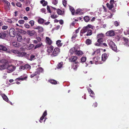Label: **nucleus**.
<instances>
[{
    "mask_svg": "<svg viewBox=\"0 0 129 129\" xmlns=\"http://www.w3.org/2000/svg\"><path fill=\"white\" fill-rule=\"evenodd\" d=\"M41 44H37L35 47V49L38 48L40 47L41 46Z\"/></svg>",
    "mask_w": 129,
    "mask_h": 129,
    "instance_id": "obj_50",
    "label": "nucleus"
},
{
    "mask_svg": "<svg viewBox=\"0 0 129 129\" xmlns=\"http://www.w3.org/2000/svg\"><path fill=\"white\" fill-rule=\"evenodd\" d=\"M34 47V45L33 44H30L27 46V49L30 50L31 49Z\"/></svg>",
    "mask_w": 129,
    "mask_h": 129,
    "instance_id": "obj_31",
    "label": "nucleus"
},
{
    "mask_svg": "<svg viewBox=\"0 0 129 129\" xmlns=\"http://www.w3.org/2000/svg\"><path fill=\"white\" fill-rule=\"evenodd\" d=\"M15 68V67L9 64L8 62L7 61H5V63L0 66V70L7 69V72L8 73H11L14 71Z\"/></svg>",
    "mask_w": 129,
    "mask_h": 129,
    "instance_id": "obj_2",
    "label": "nucleus"
},
{
    "mask_svg": "<svg viewBox=\"0 0 129 129\" xmlns=\"http://www.w3.org/2000/svg\"><path fill=\"white\" fill-rule=\"evenodd\" d=\"M20 69L22 70H23L24 69H25V67H24V66H21L20 67Z\"/></svg>",
    "mask_w": 129,
    "mask_h": 129,
    "instance_id": "obj_58",
    "label": "nucleus"
},
{
    "mask_svg": "<svg viewBox=\"0 0 129 129\" xmlns=\"http://www.w3.org/2000/svg\"><path fill=\"white\" fill-rule=\"evenodd\" d=\"M61 42L60 40H58L56 42V44L58 47H60L62 45V44L61 43Z\"/></svg>",
    "mask_w": 129,
    "mask_h": 129,
    "instance_id": "obj_29",
    "label": "nucleus"
},
{
    "mask_svg": "<svg viewBox=\"0 0 129 129\" xmlns=\"http://www.w3.org/2000/svg\"><path fill=\"white\" fill-rule=\"evenodd\" d=\"M87 34H86L87 36H90L92 35V31L91 29H88L87 30Z\"/></svg>",
    "mask_w": 129,
    "mask_h": 129,
    "instance_id": "obj_37",
    "label": "nucleus"
},
{
    "mask_svg": "<svg viewBox=\"0 0 129 129\" xmlns=\"http://www.w3.org/2000/svg\"><path fill=\"white\" fill-rule=\"evenodd\" d=\"M86 60V58L85 57H82L81 58V61L82 62H85Z\"/></svg>",
    "mask_w": 129,
    "mask_h": 129,
    "instance_id": "obj_43",
    "label": "nucleus"
},
{
    "mask_svg": "<svg viewBox=\"0 0 129 129\" xmlns=\"http://www.w3.org/2000/svg\"><path fill=\"white\" fill-rule=\"evenodd\" d=\"M114 25L116 26H118L119 25V23L118 22L116 21H115L114 22Z\"/></svg>",
    "mask_w": 129,
    "mask_h": 129,
    "instance_id": "obj_54",
    "label": "nucleus"
},
{
    "mask_svg": "<svg viewBox=\"0 0 129 129\" xmlns=\"http://www.w3.org/2000/svg\"><path fill=\"white\" fill-rule=\"evenodd\" d=\"M29 23L30 24L31 26H33L34 24V22L33 20H31L29 22Z\"/></svg>",
    "mask_w": 129,
    "mask_h": 129,
    "instance_id": "obj_49",
    "label": "nucleus"
},
{
    "mask_svg": "<svg viewBox=\"0 0 129 129\" xmlns=\"http://www.w3.org/2000/svg\"><path fill=\"white\" fill-rule=\"evenodd\" d=\"M77 36V35L75 34L73 35L72 37V39L73 40V39L76 38Z\"/></svg>",
    "mask_w": 129,
    "mask_h": 129,
    "instance_id": "obj_62",
    "label": "nucleus"
},
{
    "mask_svg": "<svg viewBox=\"0 0 129 129\" xmlns=\"http://www.w3.org/2000/svg\"><path fill=\"white\" fill-rule=\"evenodd\" d=\"M91 42V40L89 39L86 40V43L87 45H89L90 44Z\"/></svg>",
    "mask_w": 129,
    "mask_h": 129,
    "instance_id": "obj_34",
    "label": "nucleus"
},
{
    "mask_svg": "<svg viewBox=\"0 0 129 129\" xmlns=\"http://www.w3.org/2000/svg\"><path fill=\"white\" fill-rule=\"evenodd\" d=\"M49 82L50 83L53 84H56L57 83L56 81L54 80H51L49 81Z\"/></svg>",
    "mask_w": 129,
    "mask_h": 129,
    "instance_id": "obj_40",
    "label": "nucleus"
},
{
    "mask_svg": "<svg viewBox=\"0 0 129 129\" xmlns=\"http://www.w3.org/2000/svg\"><path fill=\"white\" fill-rule=\"evenodd\" d=\"M24 25L25 27L27 28H29L30 27V25H29L27 24H24Z\"/></svg>",
    "mask_w": 129,
    "mask_h": 129,
    "instance_id": "obj_51",
    "label": "nucleus"
},
{
    "mask_svg": "<svg viewBox=\"0 0 129 129\" xmlns=\"http://www.w3.org/2000/svg\"><path fill=\"white\" fill-rule=\"evenodd\" d=\"M52 3L54 5H56L58 3V0H53Z\"/></svg>",
    "mask_w": 129,
    "mask_h": 129,
    "instance_id": "obj_42",
    "label": "nucleus"
},
{
    "mask_svg": "<svg viewBox=\"0 0 129 129\" xmlns=\"http://www.w3.org/2000/svg\"><path fill=\"white\" fill-rule=\"evenodd\" d=\"M63 23V21L62 20H61L59 21V23L60 24H62Z\"/></svg>",
    "mask_w": 129,
    "mask_h": 129,
    "instance_id": "obj_64",
    "label": "nucleus"
},
{
    "mask_svg": "<svg viewBox=\"0 0 129 129\" xmlns=\"http://www.w3.org/2000/svg\"><path fill=\"white\" fill-rule=\"evenodd\" d=\"M8 28V26H3L2 27V29H3L5 30L6 29Z\"/></svg>",
    "mask_w": 129,
    "mask_h": 129,
    "instance_id": "obj_52",
    "label": "nucleus"
},
{
    "mask_svg": "<svg viewBox=\"0 0 129 129\" xmlns=\"http://www.w3.org/2000/svg\"><path fill=\"white\" fill-rule=\"evenodd\" d=\"M104 37V35L102 33L99 34L97 35L98 38H102Z\"/></svg>",
    "mask_w": 129,
    "mask_h": 129,
    "instance_id": "obj_38",
    "label": "nucleus"
},
{
    "mask_svg": "<svg viewBox=\"0 0 129 129\" xmlns=\"http://www.w3.org/2000/svg\"><path fill=\"white\" fill-rule=\"evenodd\" d=\"M47 10L50 13H51V10L50 9V7L48 6H47Z\"/></svg>",
    "mask_w": 129,
    "mask_h": 129,
    "instance_id": "obj_60",
    "label": "nucleus"
},
{
    "mask_svg": "<svg viewBox=\"0 0 129 129\" xmlns=\"http://www.w3.org/2000/svg\"><path fill=\"white\" fill-rule=\"evenodd\" d=\"M62 62H60L58 64L57 66V68L59 69L62 66Z\"/></svg>",
    "mask_w": 129,
    "mask_h": 129,
    "instance_id": "obj_36",
    "label": "nucleus"
},
{
    "mask_svg": "<svg viewBox=\"0 0 129 129\" xmlns=\"http://www.w3.org/2000/svg\"><path fill=\"white\" fill-rule=\"evenodd\" d=\"M57 12L58 14L61 15H63L64 14V12H62L59 9H58L57 10Z\"/></svg>",
    "mask_w": 129,
    "mask_h": 129,
    "instance_id": "obj_26",
    "label": "nucleus"
},
{
    "mask_svg": "<svg viewBox=\"0 0 129 129\" xmlns=\"http://www.w3.org/2000/svg\"><path fill=\"white\" fill-rule=\"evenodd\" d=\"M75 13L77 14L82 15L83 13L81 9H78L76 10Z\"/></svg>",
    "mask_w": 129,
    "mask_h": 129,
    "instance_id": "obj_18",
    "label": "nucleus"
},
{
    "mask_svg": "<svg viewBox=\"0 0 129 129\" xmlns=\"http://www.w3.org/2000/svg\"><path fill=\"white\" fill-rule=\"evenodd\" d=\"M12 45H13V46L16 47H18L19 46V43H18L16 42H13L12 43Z\"/></svg>",
    "mask_w": 129,
    "mask_h": 129,
    "instance_id": "obj_32",
    "label": "nucleus"
},
{
    "mask_svg": "<svg viewBox=\"0 0 129 129\" xmlns=\"http://www.w3.org/2000/svg\"><path fill=\"white\" fill-rule=\"evenodd\" d=\"M88 29L87 26L84 27L81 31V33H84L87 31Z\"/></svg>",
    "mask_w": 129,
    "mask_h": 129,
    "instance_id": "obj_11",
    "label": "nucleus"
},
{
    "mask_svg": "<svg viewBox=\"0 0 129 129\" xmlns=\"http://www.w3.org/2000/svg\"><path fill=\"white\" fill-rule=\"evenodd\" d=\"M16 37L17 38V40L18 41L20 42L22 40V36L20 35H16Z\"/></svg>",
    "mask_w": 129,
    "mask_h": 129,
    "instance_id": "obj_15",
    "label": "nucleus"
},
{
    "mask_svg": "<svg viewBox=\"0 0 129 129\" xmlns=\"http://www.w3.org/2000/svg\"><path fill=\"white\" fill-rule=\"evenodd\" d=\"M77 51L75 47H73L71 48L70 50V52L71 54H73L74 53L75 54L76 52Z\"/></svg>",
    "mask_w": 129,
    "mask_h": 129,
    "instance_id": "obj_13",
    "label": "nucleus"
},
{
    "mask_svg": "<svg viewBox=\"0 0 129 129\" xmlns=\"http://www.w3.org/2000/svg\"><path fill=\"white\" fill-rule=\"evenodd\" d=\"M62 4L65 7L67 4V2L65 0H63Z\"/></svg>",
    "mask_w": 129,
    "mask_h": 129,
    "instance_id": "obj_45",
    "label": "nucleus"
},
{
    "mask_svg": "<svg viewBox=\"0 0 129 129\" xmlns=\"http://www.w3.org/2000/svg\"><path fill=\"white\" fill-rule=\"evenodd\" d=\"M23 42H24L28 44L29 43L30 39L29 38H26L24 37L23 39Z\"/></svg>",
    "mask_w": 129,
    "mask_h": 129,
    "instance_id": "obj_16",
    "label": "nucleus"
},
{
    "mask_svg": "<svg viewBox=\"0 0 129 129\" xmlns=\"http://www.w3.org/2000/svg\"><path fill=\"white\" fill-rule=\"evenodd\" d=\"M83 54L82 52L81 51H78L77 50L75 53V54L79 56L82 55Z\"/></svg>",
    "mask_w": 129,
    "mask_h": 129,
    "instance_id": "obj_24",
    "label": "nucleus"
},
{
    "mask_svg": "<svg viewBox=\"0 0 129 129\" xmlns=\"http://www.w3.org/2000/svg\"><path fill=\"white\" fill-rule=\"evenodd\" d=\"M2 96L3 99L5 101H8V99L7 96L5 94H2Z\"/></svg>",
    "mask_w": 129,
    "mask_h": 129,
    "instance_id": "obj_27",
    "label": "nucleus"
},
{
    "mask_svg": "<svg viewBox=\"0 0 129 129\" xmlns=\"http://www.w3.org/2000/svg\"><path fill=\"white\" fill-rule=\"evenodd\" d=\"M7 47L5 45H0V51H5L7 50Z\"/></svg>",
    "mask_w": 129,
    "mask_h": 129,
    "instance_id": "obj_7",
    "label": "nucleus"
},
{
    "mask_svg": "<svg viewBox=\"0 0 129 129\" xmlns=\"http://www.w3.org/2000/svg\"><path fill=\"white\" fill-rule=\"evenodd\" d=\"M16 5L18 7H20L21 6V3L19 2H18L17 3Z\"/></svg>",
    "mask_w": 129,
    "mask_h": 129,
    "instance_id": "obj_57",
    "label": "nucleus"
},
{
    "mask_svg": "<svg viewBox=\"0 0 129 129\" xmlns=\"http://www.w3.org/2000/svg\"><path fill=\"white\" fill-rule=\"evenodd\" d=\"M99 59L98 57H94L93 58V63H96L98 61Z\"/></svg>",
    "mask_w": 129,
    "mask_h": 129,
    "instance_id": "obj_33",
    "label": "nucleus"
},
{
    "mask_svg": "<svg viewBox=\"0 0 129 129\" xmlns=\"http://www.w3.org/2000/svg\"><path fill=\"white\" fill-rule=\"evenodd\" d=\"M88 92L90 94L91 93L93 94H94V92L90 88L88 89Z\"/></svg>",
    "mask_w": 129,
    "mask_h": 129,
    "instance_id": "obj_44",
    "label": "nucleus"
},
{
    "mask_svg": "<svg viewBox=\"0 0 129 129\" xmlns=\"http://www.w3.org/2000/svg\"><path fill=\"white\" fill-rule=\"evenodd\" d=\"M77 63H78V62H75V64H73V66H72V68H73L75 70H76L78 66V64H77Z\"/></svg>",
    "mask_w": 129,
    "mask_h": 129,
    "instance_id": "obj_23",
    "label": "nucleus"
},
{
    "mask_svg": "<svg viewBox=\"0 0 129 129\" xmlns=\"http://www.w3.org/2000/svg\"><path fill=\"white\" fill-rule=\"evenodd\" d=\"M11 52L17 54L18 56L21 57L25 55L26 54V53L24 52H21L20 50H12Z\"/></svg>",
    "mask_w": 129,
    "mask_h": 129,
    "instance_id": "obj_4",
    "label": "nucleus"
},
{
    "mask_svg": "<svg viewBox=\"0 0 129 129\" xmlns=\"http://www.w3.org/2000/svg\"><path fill=\"white\" fill-rule=\"evenodd\" d=\"M24 21L23 20H19L18 21L19 23L21 24H23L24 23Z\"/></svg>",
    "mask_w": 129,
    "mask_h": 129,
    "instance_id": "obj_47",
    "label": "nucleus"
},
{
    "mask_svg": "<svg viewBox=\"0 0 129 129\" xmlns=\"http://www.w3.org/2000/svg\"><path fill=\"white\" fill-rule=\"evenodd\" d=\"M16 32L15 29L13 28H11L9 30V34L12 37L15 36Z\"/></svg>",
    "mask_w": 129,
    "mask_h": 129,
    "instance_id": "obj_6",
    "label": "nucleus"
},
{
    "mask_svg": "<svg viewBox=\"0 0 129 129\" xmlns=\"http://www.w3.org/2000/svg\"><path fill=\"white\" fill-rule=\"evenodd\" d=\"M35 56L34 55L31 54L30 56L29 60L31 61L33 60H34L35 59Z\"/></svg>",
    "mask_w": 129,
    "mask_h": 129,
    "instance_id": "obj_41",
    "label": "nucleus"
},
{
    "mask_svg": "<svg viewBox=\"0 0 129 129\" xmlns=\"http://www.w3.org/2000/svg\"><path fill=\"white\" fill-rule=\"evenodd\" d=\"M101 43L100 42H98L96 43L95 44V46H100Z\"/></svg>",
    "mask_w": 129,
    "mask_h": 129,
    "instance_id": "obj_53",
    "label": "nucleus"
},
{
    "mask_svg": "<svg viewBox=\"0 0 129 129\" xmlns=\"http://www.w3.org/2000/svg\"><path fill=\"white\" fill-rule=\"evenodd\" d=\"M25 69H30V66L28 64H25L24 65Z\"/></svg>",
    "mask_w": 129,
    "mask_h": 129,
    "instance_id": "obj_39",
    "label": "nucleus"
},
{
    "mask_svg": "<svg viewBox=\"0 0 129 129\" xmlns=\"http://www.w3.org/2000/svg\"><path fill=\"white\" fill-rule=\"evenodd\" d=\"M97 105V103L96 102H95L93 104V106H94V107H96Z\"/></svg>",
    "mask_w": 129,
    "mask_h": 129,
    "instance_id": "obj_63",
    "label": "nucleus"
},
{
    "mask_svg": "<svg viewBox=\"0 0 129 129\" xmlns=\"http://www.w3.org/2000/svg\"><path fill=\"white\" fill-rule=\"evenodd\" d=\"M107 54L105 53L103 54H102V60L104 61L107 58Z\"/></svg>",
    "mask_w": 129,
    "mask_h": 129,
    "instance_id": "obj_20",
    "label": "nucleus"
},
{
    "mask_svg": "<svg viewBox=\"0 0 129 129\" xmlns=\"http://www.w3.org/2000/svg\"><path fill=\"white\" fill-rule=\"evenodd\" d=\"M6 34L4 33H0V38L3 39H4L6 37Z\"/></svg>",
    "mask_w": 129,
    "mask_h": 129,
    "instance_id": "obj_28",
    "label": "nucleus"
},
{
    "mask_svg": "<svg viewBox=\"0 0 129 129\" xmlns=\"http://www.w3.org/2000/svg\"><path fill=\"white\" fill-rule=\"evenodd\" d=\"M122 40L125 42L124 45L126 46H129V40L124 37H123Z\"/></svg>",
    "mask_w": 129,
    "mask_h": 129,
    "instance_id": "obj_8",
    "label": "nucleus"
},
{
    "mask_svg": "<svg viewBox=\"0 0 129 129\" xmlns=\"http://www.w3.org/2000/svg\"><path fill=\"white\" fill-rule=\"evenodd\" d=\"M77 59V57L74 56H72L69 59V61L71 62H75L76 61Z\"/></svg>",
    "mask_w": 129,
    "mask_h": 129,
    "instance_id": "obj_10",
    "label": "nucleus"
},
{
    "mask_svg": "<svg viewBox=\"0 0 129 129\" xmlns=\"http://www.w3.org/2000/svg\"><path fill=\"white\" fill-rule=\"evenodd\" d=\"M35 33L34 30H33L31 31L28 30L27 31V33L30 36H31L33 35Z\"/></svg>",
    "mask_w": 129,
    "mask_h": 129,
    "instance_id": "obj_12",
    "label": "nucleus"
},
{
    "mask_svg": "<svg viewBox=\"0 0 129 129\" xmlns=\"http://www.w3.org/2000/svg\"><path fill=\"white\" fill-rule=\"evenodd\" d=\"M106 35L108 36H114V33L113 31L111 30L107 31L106 33Z\"/></svg>",
    "mask_w": 129,
    "mask_h": 129,
    "instance_id": "obj_9",
    "label": "nucleus"
},
{
    "mask_svg": "<svg viewBox=\"0 0 129 129\" xmlns=\"http://www.w3.org/2000/svg\"><path fill=\"white\" fill-rule=\"evenodd\" d=\"M51 18H55L57 17V16L56 15H51Z\"/></svg>",
    "mask_w": 129,
    "mask_h": 129,
    "instance_id": "obj_55",
    "label": "nucleus"
},
{
    "mask_svg": "<svg viewBox=\"0 0 129 129\" xmlns=\"http://www.w3.org/2000/svg\"><path fill=\"white\" fill-rule=\"evenodd\" d=\"M47 51L49 55L52 57H54L58 55L60 52V49L59 48L56 47L54 49V47L52 45L48 46Z\"/></svg>",
    "mask_w": 129,
    "mask_h": 129,
    "instance_id": "obj_1",
    "label": "nucleus"
},
{
    "mask_svg": "<svg viewBox=\"0 0 129 129\" xmlns=\"http://www.w3.org/2000/svg\"><path fill=\"white\" fill-rule=\"evenodd\" d=\"M47 115V113L46 110L45 111L43 114L42 116L40 118V120H42Z\"/></svg>",
    "mask_w": 129,
    "mask_h": 129,
    "instance_id": "obj_25",
    "label": "nucleus"
},
{
    "mask_svg": "<svg viewBox=\"0 0 129 129\" xmlns=\"http://www.w3.org/2000/svg\"><path fill=\"white\" fill-rule=\"evenodd\" d=\"M69 8L72 14L74 15L75 13V10L71 6H69Z\"/></svg>",
    "mask_w": 129,
    "mask_h": 129,
    "instance_id": "obj_30",
    "label": "nucleus"
},
{
    "mask_svg": "<svg viewBox=\"0 0 129 129\" xmlns=\"http://www.w3.org/2000/svg\"><path fill=\"white\" fill-rule=\"evenodd\" d=\"M35 73L36 74V75L39 74H40V73L39 72V71H38V69H37L36 70V71L35 72Z\"/></svg>",
    "mask_w": 129,
    "mask_h": 129,
    "instance_id": "obj_59",
    "label": "nucleus"
},
{
    "mask_svg": "<svg viewBox=\"0 0 129 129\" xmlns=\"http://www.w3.org/2000/svg\"><path fill=\"white\" fill-rule=\"evenodd\" d=\"M85 21L86 22H88L90 20V19L89 17L87 16L85 17L84 18Z\"/></svg>",
    "mask_w": 129,
    "mask_h": 129,
    "instance_id": "obj_35",
    "label": "nucleus"
},
{
    "mask_svg": "<svg viewBox=\"0 0 129 129\" xmlns=\"http://www.w3.org/2000/svg\"><path fill=\"white\" fill-rule=\"evenodd\" d=\"M47 3L46 2H45V1H44V3L43 5V6H46L47 5Z\"/></svg>",
    "mask_w": 129,
    "mask_h": 129,
    "instance_id": "obj_61",
    "label": "nucleus"
},
{
    "mask_svg": "<svg viewBox=\"0 0 129 129\" xmlns=\"http://www.w3.org/2000/svg\"><path fill=\"white\" fill-rule=\"evenodd\" d=\"M2 2L6 4L7 8L9 7L10 6V3L5 0H3Z\"/></svg>",
    "mask_w": 129,
    "mask_h": 129,
    "instance_id": "obj_21",
    "label": "nucleus"
},
{
    "mask_svg": "<svg viewBox=\"0 0 129 129\" xmlns=\"http://www.w3.org/2000/svg\"><path fill=\"white\" fill-rule=\"evenodd\" d=\"M114 4V1L111 0L110 2V4L107 3L106 5L107 7L110 10H111L114 7L113 5Z\"/></svg>",
    "mask_w": 129,
    "mask_h": 129,
    "instance_id": "obj_5",
    "label": "nucleus"
},
{
    "mask_svg": "<svg viewBox=\"0 0 129 129\" xmlns=\"http://www.w3.org/2000/svg\"><path fill=\"white\" fill-rule=\"evenodd\" d=\"M17 29L18 30V31L19 32H23L24 30L22 29H19L18 28H17Z\"/></svg>",
    "mask_w": 129,
    "mask_h": 129,
    "instance_id": "obj_56",
    "label": "nucleus"
},
{
    "mask_svg": "<svg viewBox=\"0 0 129 129\" xmlns=\"http://www.w3.org/2000/svg\"><path fill=\"white\" fill-rule=\"evenodd\" d=\"M98 39L97 40L98 42H100L101 43V42L103 41V39L102 38H98Z\"/></svg>",
    "mask_w": 129,
    "mask_h": 129,
    "instance_id": "obj_48",
    "label": "nucleus"
},
{
    "mask_svg": "<svg viewBox=\"0 0 129 129\" xmlns=\"http://www.w3.org/2000/svg\"><path fill=\"white\" fill-rule=\"evenodd\" d=\"M45 20L43 19L39 18L38 20V23L40 24H42L45 21Z\"/></svg>",
    "mask_w": 129,
    "mask_h": 129,
    "instance_id": "obj_14",
    "label": "nucleus"
},
{
    "mask_svg": "<svg viewBox=\"0 0 129 129\" xmlns=\"http://www.w3.org/2000/svg\"><path fill=\"white\" fill-rule=\"evenodd\" d=\"M38 71L40 73L41 72H42L43 71V69L42 68H38Z\"/></svg>",
    "mask_w": 129,
    "mask_h": 129,
    "instance_id": "obj_46",
    "label": "nucleus"
},
{
    "mask_svg": "<svg viewBox=\"0 0 129 129\" xmlns=\"http://www.w3.org/2000/svg\"><path fill=\"white\" fill-rule=\"evenodd\" d=\"M101 49H98L96 50V51H94L92 53V55H93L94 54H99L100 52Z\"/></svg>",
    "mask_w": 129,
    "mask_h": 129,
    "instance_id": "obj_22",
    "label": "nucleus"
},
{
    "mask_svg": "<svg viewBox=\"0 0 129 129\" xmlns=\"http://www.w3.org/2000/svg\"><path fill=\"white\" fill-rule=\"evenodd\" d=\"M35 29H38L39 31L40 32H43L44 30V29L43 27L40 26H37L36 28H35Z\"/></svg>",
    "mask_w": 129,
    "mask_h": 129,
    "instance_id": "obj_17",
    "label": "nucleus"
},
{
    "mask_svg": "<svg viewBox=\"0 0 129 129\" xmlns=\"http://www.w3.org/2000/svg\"><path fill=\"white\" fill-rule=\"evenodd\" d=\"M46 42L49 45H51L52 43V41L48 37H46Z\"/></svg>",
    "mask_w": 129,
    "mask_h": 129,
    "instance_id": "obj_19",
    "label": "nucleus"
},
{
    "mask_svg": "<svg viewBox=\"0 0 129 129\" xmlns=\"http://www.w3.org/2000/svg\"><path fill=\"white\" fill-rule=\"evenodd\" d=\"M108 44L112 49L116 52H117V49L116 45L115 43L111 40H107Z\"/></svg>",
    "mask_w": 129,
    "mask_h": 129,
    "instance_id": "obj_3",
    "label": "nucleus"
}]
</instances>
